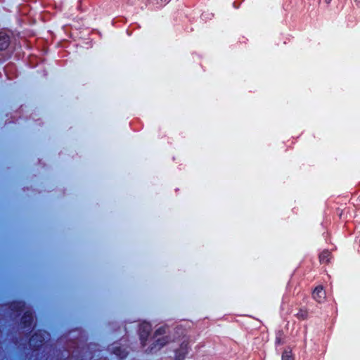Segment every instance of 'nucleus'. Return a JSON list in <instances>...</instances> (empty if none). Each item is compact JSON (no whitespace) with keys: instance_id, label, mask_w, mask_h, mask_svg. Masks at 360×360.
Here are the masks:
<instances>
[{"instance_id":"obj_2","label":"nucleus","mask_w":360,"mask_h":360,"mask_svg":"<svg viewBox=\"0 0 360 360\" xmlns=\"http://www.w3.org/2000/svg\"><path fill=\"white\" fill-rule=\"evenodd\" d=\"M179 345L174 349L175 360H184L190 350V339L186 336L184 330L181 328V333L176 341Z\"/></svg>"},{"instance_id":"obj_11","label":"nucleus","mask_w":360,"mask_h":360,"mask_svg":"<svg viewBox=\"0 0 360 360\" xmlns=\"http://www.w3.org/2000/svg\"><path fill=\"white\" fill-rule=\"evenodd\" d=\"M282 360H292V351L290 349L284 351Z\"/></svg>"},{"instance_id":"obj_3","label":"nucleus","mask_w":360,"mask_h":360,"mask_svg":"<svg viewBox=\"0 0 360 360\" xmlns=\"http://www.w3.org/2000/svg\"><path fill=\"white\" fill-rule=\"evenodd\" d=\"M151 331V326L148 323H143L140 326V338L143 346L146 345V341Z\"/></svg>"},{"instance_id":"obj_13","label":"nucleus","mask_w":360,"mask_h":360,"mask_svg":"<svg viewBox=\"0 0 360 360\" xmlns=\"http://www.w3.org/2000/svg\"><path fill=\"white\" fill-rule=\"evenodd\" d=\"M331 1H332V0H326V4H330V3L331 2Z\"/></svg>"},{"instance_id":"obj_4","label":"nucleus","mask_w":360,"mask_h":360,"mask_svg":"<svg viewBox=\"0 0 360 360\" xmlns=\"http://www.w3.org/2000/svg\"><path fill=\"white\" fill-rule=\"evenodd\" d=\"M313 298L318 302L321 303L326 299V292L323 286L318 285L315 288L312 292Z\"/></svg>"},{"instance_id":"obj_1","label":"nucleus","mask_w":360,"mask_h":360,"mask_svg":"<svg viewBox=\"0 0 360 360\" xmlns=\"http://www.w3.org/2000/svg\"><path fill=\"white\" fill-rule=\"evenodd\" d=\"M181 328H176L172 332H170L168 326H160L155 329L151 338L152 343L148 347V352L153 353L160 350L163 347L172 342H176L179 337Z\"/></svg>"},{"instance_id":"obj_5","label":"nucleus","mask_w":360,"mask_h":360,"mask_svg":"<svg viewBox=\"0 0 360 360\" xmlns=\"http://www.w3.org/2000/svg\"><path fill=\"white\" fill-rule=\"evenodd\" d=\"M45 335L48 336V334H46V333H39L34 334V335L32 336V338L30 340V345L33 347H39L38 342L41 343L45 340Z\"/></svg>"},{"instance_id":"obj_9","label":"nucleus","mask_w":360,"mask_h":360,"mask_svg":"<svg viewBox=\"0 0 360 360\" xmlns=\"http://www.w3.org/2000/svg\"><path fill=\"white\" fill-rule=\"evenodd\" d=\"M295 316H297V319L304 320L307 318L308 311H307V309H305L304 307H302V308L299 309V311L295 314Z\"/></svg>"},{"instance_id":"obj_14","label":"nucleus","mask_w":360,"mask_h":360,"mask_svg":"<svg viewBox=\"0 0 360 360\" xmlns=\"http://www.w3.org/2000/svg\"><path fill=\"white\" fill-rule=\"evenodd\" d=\"M356 2L360 3V0H354Z\"/></svg>"},{"instance_id":"obj_10","label":"nucleus","mask_w":360,"mask_h":360,"mask_svg":"<svg viewBox=\"0 0 360 360\" xmlns=\"http://www.w3.org/2000/svg\"><path fill=\"white\" fill-rule=\"evenodd\" d=\"M114 353L122 359L124 358L127 354V352L125 351V349L120 347L115 348Z\"/></svg>"},{"instance_id":"obj_12","label":"nucleus","mask_w":360,"mask_h":360,"mask_svg":"<svg viewBox=\"0 0 360 360\" xmlns=\"http://www.w3.org/2000/svg\"><path fill=\"white\" fill-rule=\"evenodd\" d=\"M23 307H24V304L20 302V303L13 304L12 309L20 310L22 309Z\"/></svg>"},{"instance_id":"obj_8","label":"nucleus","mask_w":360,"mask_h":360,"mask_svg":"<svg viewBox=\"0 0 360 360\" xmlns=\"http://www.w3.org/2000/svg\"><path fill=\"white\" fill-rule=\"evenodd\" d=\"M9 44L8 37L3 33H0V49L3 50L8 47Z\"/></svg>"},{"instance_id":"obj_6","label":"nucleus","mask_w":360,"mask_h":360,"mask_svg":"<svg viewBox=\"0 0 360 360\" xmlns=\"http://www.w3.org/2000/svg\"><path fill=\"white\" fill-rule=\"evenodd\" d=\"M331 259V253L328 250H323L319 255L320 262L322 264H328Z\"/></svg>"},{"instance_id":"obj_7","label":"nucleus","mask_w":360,"mask_h":360,"mask_svg":"<svg viewBox=\"0 0 360 360\" xmlns=\"http://www.w3.org/2000/svg\"><path fill=\"white\" fill-rule=\"evenodd\" d=\"M32 321V314L30 311H26L22 318V322L24 324V327H28L31 326Z\"/></svg>"}]
</instances>
